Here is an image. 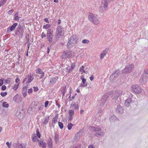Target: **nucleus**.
Returning a JSON list of instances; mask_svg holds the SVG:
<instances>
[{
  "mask_svg": "<svg viewBox=\"0 0 148 148\" xmlns=\"http://www.w3.org/2000/svg\"><path fill=\"white\" fill-rule=\"evenodd\" d=\"M20 18V17H19L18 16H15L14 18V20L16 21H18L19 20V18Z\"/></svg>",
  "mask_w": 148,
  "mask_h": 148,
  "instance_id": "nucleus-56",
  "label": "nucleus"
},
{
  "mask_svg": "<svg viewBox=\"0 0 148 148\" xmlns=\"http://www.w3.org/2000/svg\"><path fill=\"white\" fill-rule=\"evenodd\" d=\"M123 109L122 106L119 105L117 106L116 109V111L117 113L122 114L123 113Z\"/></svg>",
  "mask_w": 148,
  "mask_h": 148,
  "instance_id": "nucleus-14",
  "label": "nucleus"
},
{
  "mask_svg": "<svg viewBox=\"0 0 148 148\" xmlns=\"http://www.w3.org/2000/svg\"><path fill=\"white\" fill-rule=\"evenodd\" d=\"M132 89L136 93H139L142 91L141 87L138 85H134L132 87Z\"/></svg>",
  "mask_w": 148,
  "mask_h": 148,
  "instance_id": "nucleus-10",
  "label": "nucleus"
},
{
  "mask_svg": "<svg viewBox=\"0 0 148 148\" xmlns=\"http://www.w3.org/2000/svg\"><path fill=\"white\" fill-rule=\"evenodd\" d=\"M51 25L50 24L48 23L46 25H44L43 26V28L44 29H49L51 27Z\"/></svg>",
  "mask_w": 148,
  "mask_h": 148,
  "instance_id": "nucleus-26",
  "label": "nucleus"
},
{
  "mask_svg": "<svg viewBox=\"0 0 148 148\" xmlns=\"http://www.w3.org/2000/svg\"><path fill=\"white\" fill-rule=\"evenodd\" d=\"M38 139V138L36 136H34L32 138V140L34 142H35Z\"/></svg>",
  "mask_w": 148,
  "mask_h": 148,
  "instance_id": "nucleus-48",
  "label": "nucleus"
},
{
  "mask_svg": "<svg viewBox=\"0 0 148 148\" xmlns=\"http://www.w3.org/2000/svg\"><path fill=\"white\" fill-rule=\"evenodd\" d=\"M17 28L23 30V26L22 25L19 24Z\"/></svg>",
  "mask_w": 148,
  "mask_h": 148,
  "instance_id": "nucleus-38",
  "label": "nucleus"
},
{
  "mask_svg": "<svg viewBox=\"0 0 148 148\" xmlns=\"http://www.w3.org/2000/svg\"><path fill=\"white\" fill-rule=\"evenodd\" d=\"M36 73L42 74V75H44V73L42 71V70L39 68H37L36 70Z\"/></svg>",
  "mask_w": 148,
  "mask_h": 148,
  "instance_id": "nucleus-20",
  "label": "nucleus"
},
{
  "mask_svg": "<svg viewBox=\"0 0 148 148\" xmlns=\"http://www.w3.org/2000/svg\"><path fill=\"white\" fill-rule=\"evenodd\" d=\"M69 114L70 116H73L74 115V111L72 110H69Z\"/></svg>",
  "mask_w": 148,
  "mask_h": 148,
  "instance_id": "nucleus-32",
  "label": "nucleus"
},
{
  "mask_svg": "<svg viewBox=\"0 0 148 148\" xmlns=\"http://www.w3.org/2000/svg\"><path fill=\"white\" fill-rule=\"evenodd\" d=\"M115 91L116 93H117L119 94V96L123 93V91L121 90H120L119 91Z\"/></svg>",
  "mask_w": 148,
  "mask_h": 148,
  "instance_id": "nucleus-44",
  "label": "nucleus"
},
{
  "mask_svg": "<svg viewBox=\"0 0 148 148\" xmlns=\"http://www.w3.org/2000/svg\"><path fill=\"white\" fill-rule=\"evenodd\" d=\"M81 136V133L80 132L78 133L75 135V139L77 140L79 139Z\"/></svg>",
  "mask_w": 148,
  "mask_h": 148,
  "instance_id": "nucleus-29",
  "label": "nucleus"
},
{
  "mask_svg": "<svg viewBox=\"0 0 148 148\" xmlns=\"http://www.w3.org/2000/svg\"><path fill=\"white\" fill-rule=\"evenodd\" d=\"M110 0H104V8L105 9H106L108 7V4L110 2Z\"/></svg>",
  "mask_w": 148,
  "mask_h": 148,
  "instance_id": "nucleus-24",
  "label": "nucleus"
},
{
  "mask_svg": "<svg viewBox=\"0 0 148 148\" xmlns=\"http://www.w3.org/2000/svg\"><path fill=\"white\" fill-rule=\"evenodd\" d=\"M44 142H43V141H40L39 142V146L40 147L41 146L43 143Z\"/></svg>",
  "mask_w": 148,
  "mask_h": 148,
  "instance_id": "nucleus-59",
  "label": "nucleus"
},
{
  "mask_svg": "<svg viewBox=\"0 0 148 148\" xmlns=\"http://www.w3.org/2000/svg\"><path fill=\"white\" fill-rule=\"evenodd\" d=\"M116 78L114 76V75L112 74L110 76V79L111 82H113L115 80Z\"/></svg>",
  "mask_w": 148,
  "mask_h": 148,
  "instance_id": "nucleus-30",
  "label": "nucleus"
},
{
  "mask_svg": "<svg viewBox=\"0 0 148 148\" xmlns=\"http://www.w3.org/2000/svg\"><path fill=\"white\" fill-rule=\"evenodd\" d=\"M27 86H26L23 87L22 89V93L24 97L27 96Z\"/></svg>",
  "mask_w": 148,
  "mask_h": 148,
  "instance_id": "nucleus-18",
  "label": "nucleus"
},
{
  "mask_svg": "<svg viewBox=\"0 0 148 148\" xmlns=\"http://www.w3.org/2000/svg\"><path fill=\"white\" fill-rule=\"evenodd\" d=\"M48 121L49 120L48 119L45 118L43 123V125H47L48 123Z\"/></svg>",
  "mask_w": 148,
  "mask_h": 148,
  "instance_id": "nucleus-34",
  "label": "nucleus"
},
{
  "mask_svg": "<svg viewBox=\"0 0 148 148\" xmlns=\"http://www.w3.org/2000/svg\"><path fill=\"white\" fill-rule=\"evenodd\" d=\"M24 32L23 30L16 28L15 31V34L18 36H20V35L22 36L23 35Z\"/></svg>",
  "mask_w": 148,
  "mask_h": 148,
  "instance_id": "nucleus-15",
  "label": "nucleus"
},
{
  "mask_svg": "<svg viewBox=\"0 0 148 148\" xmlns=\"http://www.w3.org/2000/svg\"><path fill=\"white\" fill-rule=\"evenodd\" d=\"M66 69L69 72H70L73 69L72 68H71V67L70 66L66 68Z\"/></svg>",
  "mask_w": 148,
  "mask_h": 148,
  "instance_id": "nucleus-42",
  "label": "nucleus"
},
{
  "mask_svg": "<svg viewBox=\"0 0 148 148\" xmlns=\"http://www.w3.org/2000/svg\"><path fill=\"white\" fill-rule=\"evenodd\" d=\"M1 89L2 90H5L6 89V87L5 85H2L1 87Z\"/></svg>",
  "mask_w": 148,
  "mask_h": 148,
  "instance_id": "nucleus-49",
  "label": "nucleus"
},
{
  "mask_svg": "<svg viewBox=\"0 0 148 148\" xmlns=\"http://www.w3.org/2000/svg\"><path fill=\"white\" fill-rule=\"evenodd\" d=\"M58 134L57 133H55V140L57 142L58 139Z\"/></svg>",
  "mask_w": 148,
  "mask_h": 148,
  "instance_id": "nucleus-35",
  "label": "nucleus"
},
{
  "mask_svg": "<svg viewBox=\"0 0 148 148\" xmlns=\"http://www.w3.org/2000/svg\"><path fill=\"white\" fill-rule=\"evenodd\" d=\"M19 148H25V147H23L22 145L20 144L18 145Z\"/></svg>",
  "mask_w": 148,
  "mask_h": 148,
  "instance_id": "nucleus-64",
  "label": "nucleus"
},
{
  "mask_svg": "<svg viewBox=\"0 0 148 148\" xmlns=\"http://www.w3.org/2000/svg\"><path fill=\"white\" fill-rule=\"evenodd\" d=\"M44 21L47 23H49V21L48 18H45L44 19Z\"/></svg>",
  "mask_w": 148,
  "mask_h": 148,
  "instance_id": "nucleus-61",
  "label": "nucleus"
},
{
  "mask_svg": "<svg viewBox=\"0 0 148 148\" xmlns=\"http://www.w3.org/2000/svg\"><path fill=\"white\" fill-rule=\"evenodd\" d=\"M6 144L7 145L8 147L9 148H10L11 147V145L9 143V142H7Z\"/></svg>",
  "mask_w": 148,
  "mask_h": 148,
  "instance_id": "nucleus-53",
  "label": "nucleus"
},
{
  "mask_svg": "<svg viewBox=\"0 0 148 148\" xmlns=\"http://www.w3.org/2000/svg\"><path fill=\"white\" fill-rule=\"evenodd\" d=\"M88 18L90 21L95 25H97L99 23L98 18L92 14H90L88 16Z\"/></svg>",
  "mask_w": 148,
  "mask_h": 148,
  "instance_id": "nucleus-7",
  "label": "nucleus"
},
{
  "mask_svg": "<svg viewBox=\"0 0 148 148\" xmlns=\"http://www.w3.org/2000/svg\"><path fill=\"white\" fill-rule=\"evenodd\" d=\"M128 94L129 95V97L125 101V105L127 107H129L130 104L133 103L132 100L133 95L130 92H128Z\"/></svg>",
  "mask_w": 148,
  "mask_h": 148,
  "instance_id": "nucleus-8",
  "label": "nucleus"
},
{
  "mask_svg": "<svg viewBox=\"0 0 148 148\" xmlns=\"http://www.w3.org/2000/svg\"><path fill=\"white\" fill-rule=\"evenodd\" d=\"M109 98L110 96H109L108 93L104 95L99 101L100 105L102 106L104 105L105 103L109 100Z\"/></svg>",
  "mask_w": 148,
  "mask_h": 148,
  "instance_id": "nucleus-6",
  "label": "nucleus"
},
{
  "mask_svg": "<svg viewBox=\"0 0 148 148\" xmlns=\"http://www.w3.org/2000/svg\"><path fill=\"white\" fill-rule=\"evenodd\" d=\"M34 79V77L32 75L31 73H29L27 76L25 77L24 79L23 83L27 80L26 82V86H28L29 85V83L31 82Z\"/></svg>",
  "mask_w": 148,
  "mask_h": 148,
  "instance_id": "nucleus-9",
  "label": "nucleus"
},
{
  "mask_svg": "<svg viewBox=\"0 0 148 148\" xmlns=\"http://www.w3.org/2000/svg\"><path fill=\"white\" fill-rule=\"evenodd\" d=\"M116 118V116H115L113 115V116H111L110 118V121H111V120L113 119H115V118Z\"/></svg>",
  "mask_w": 148,
  "mask_h": 148,
  "instance_id": "nucleus-60",
  "label": "nucleus"
},
{
  "mask_svg": "<svg viewBox=\"0 0 148 148\" xmlns=\"http://www.w3.org/2000/svg\"><path fill=\"white\" fill-rule=\"evenodd\" d=\"M71 107H74V109L76 110L79 109L78 104H76L75 102H72L71 105Z\"/></svg>",
  "mask_w": 148,
  "mask_h": 148,
  "instance_id": "nucleus-19",
  "label": "nucleus"
},
{
  "mask_svg": "<svg viewBox=\"0 0 148 148\" xmlns=\"http://www.w3.org/2000/svg\"><path fill=\"white\" fill-rule=\"evenodd\" d=\"M43 108V105H41L38 108V109L40 110H42Z\"/></svg>",
  "mask_w": 148,
  "mask_h": 148,
  "instance_id": "nucleus-58",
  "label": "nucleus"
},
{
  "mask_svg": "<svg viewBox=\"0 0 148 148\" xmlns=\"http://www.w3.org/2000/svg\"><path fill=\"white\" fill-rule=\"evenodd\" d=\"M81 79L82 80L83 84H80L79 87H86L87 85V83H86V80L84 78L81 77Z\"/></svg>",
  "mask_w": 148,
  "mask_h": 148,
  "instance_id": "nucleus-16",
  "label": "nucleus"
},
{
  "mask_svg": "<svg viewBox=\"0 0 148 148\" xmlns=\"http://www.w3.org/2000/svg\"><path fill=\"white\" fill-rule=\"evenodd\" d=\"M79 70L80 72L83 73H85V71L84 69L83 66H82V67H80L79 68Z\"/></svg>",
  "mask_w": 148,
  "mask_h": 148,
  "instance_id": "nucleus-43",
  "label": "nucleus"
},
{
  "mask_svg": "<svg viewBox=\"0 0 148 148\" xmlns=\"http://www.w3.org/2000/svg\"><path fill=\"white\" fill-rule=\"evenodd\" d=\"M108 51V49H106L105 50H104L101 53L100 57V58L101 59H102L104 58V56H106L107 53Z\"/></svg>",
  "mask_w": 148,
  "mask_h": 148,
  "instance_id": "nucleus-17",
  "label": "nucleus"
},
{
  "mask_svg": "<svg viewBox=\"0 0 148 148\" xmlns=\"http://www.w3.org/2000/svg\"><path fill=\"white\" fill-rule=\"evenodd\" d=\"M49 101H46L45 102V107L46 108L48 106V105L49 103Z\"/></svg>",
  "mask_w": 148,
  "mask_h": 148,
  "instance_id": "nucleus-50",
  "label": "nucleus"
},
{
  "mask_svg": "<svg viewBox=\"0 0 148 148\" xmlns=\"http://www.w3.org/2000/svg\"><path fill=\"white\" fill-rule=\"evenodd\" d=\"M33 110H34L32 108H29L28 109L29 112L30 114H33Z\"/></svg>",
  "mask_w": 148,
  "mask_h": 148,
  "instance_id": "nucleus-37",
  "label": "nucleus"
},
{
  "mask_svg": "<svg viewBox=\"0 0 148 148\" xmlns=\"http://www.w3.org/2000/svg\"><path fill=\"white\" fill-rule=\"evenodd\" d=\"M48 145L50 148H51L52 147V143L51 141L48 143Z\"/></svg>",
  "mask_w": 148,
  "mask_h": 148,
  "instance_id": "nucleus-47",
  "label": "nucleus"
},
{
  "mask_svg": "<svg viewBox=\"0 0 148 148\" xmlns=\"http://www.w3.org/2000/svg\"><path fill=\"white\" fill-rule=\"evenodd\" d=\"M17 25V23H15L12 25L10 26L7 29V32L10 33L14 30Z\"/></svg>",
  "mask_w": 148,
  "mask_h": 148,
  "instance_id": "nucleus-11",
  "label": "nucleus"
},
{
  "mask_svg": "<svg viewBox=\"0 0 148 148\" xmlns=\"http://www.w3.org/2000/svg\"><path fill=\"white\" fill-rule=\"evenodd\" d=\"M53 121L54 123H56L57 122V119L56 117H54L53 118Z\"/></svg>",
  "mask_w": 148,
  "mask_h": 148,
  "instance_id": "nucleus-51",
  "label": "nucleus"
},
{
  "mask_svg": "<svg viewBox=\"0 0 148 148\" xmlns=\"http://www.w3.org/2000/svg\"><path fill=\"white\" fill-rule=\"evenodd\" d=\"M120 73V71L119 70H116L115 71L113 75H114V76L116 78L118 77Z\"/></svg>",
  "mask_w": 148,
  "mask_h": 148,
  "instance_id": "nucleus-22",
  "label": "nucleus"
},
{
  "mask_svg": "<svg viewBox=\"0 0 148 148\" xmlns=\"http://www.w3.org/2000/svg\"><path fill=\"white\" fill-rule=\"evenodd\" d=\"M74 56V53L71 50H68L64 51L61 56L62 59L72 58Z\"/></svg>",
  "mask_w": 148,
  "mask_h": 148,
  "instance_id": "nucleus-4",
  "label": "nucleus"
},
{
  "mask_svg": "<svg viewBox=\"0 0 148 148\" xmlns=\"http://www.w3.org/2000/svg\"><path fill=\"white\" fill-rule=\"evenodd\" d=\"M2 105L3 107L6 108H8L9 105V104L5 101H4Z\"/></svg>",
  "mask_w": 148,
  "mask_h": 148,
  "instance_id": "nucleus-28",
  "label": "nucleus"
},
{
  "mask_svg": "<svg viewBox=\"0 0 148 148\" xmlns=\"http://www.w3.org/2000/svg\"><path fill=\"white\" fill-rule=\"evenodd\" d=\"M108 93L109 94V96L110 95H111L112 93L113 94L111 97L113 99H116L119 97V94L117 93H116L115 91H114V92L113 91H111Z\"/></svg>",
  "mask_w": 148,
  "mask_h": 148,
  "instance_id": "nucleus-12",
  "label": "nucleus"
},
{
  "mask_svg": "<svg viewBox=\"0 0 148 148\" xmlns=\"http://www.w3.org/2000/svg\"><path fill=\"white\" fill-rule=\"evenodd\" d=\"M36 132L37 136L39 138H40V133L39 130L38 128L36 129Z\"/></svg>",
  "mask_w": 148,
  "mask_h": 148,
  "instance_id": "nucleus-33",
  "label": "nucleus"
},
{
  "mask_svg": "<svg viewBox=\"0 0 148 148\" xmlns=\"http://www.w3.org/2000/svg\"><path fill=\"white\" fill-rule=\"evenodd\" d=\"M41 38H43L44 37H46V35L45 34L44 32H43L41 34Z\"/></svg>",
  "mask_w": 148,
  "mask_h": 148,
  "instance_id": "nucleus-46",
  "label": "nucleus"
},
{
  "mask_svg": "<svg viewBox=\"0 0 148 148\" xmlns=\"http://www.w3.org/2000/svg\"><path fill=\"white\" fill-rule=\"evenodd\" d=\"M58 125L60 128L61 129H62L63 127V125L62 123L61 122H59L58 123Z\"/></svg>",
  "mask_w": 148,
  "mask_h": 148,
  "instance_id": "nucleus-36",
  "label": "nucleus"
},
{
  "mask_svg": "<svg viewBox=\"0 0 148 148\" xmlns=\"http://www.w3.org/2000/svg\"><path fill=\"white\" fill-rule=\"evenodd\" d=\"M71 67V68H72L73 69H74L75 67V64L74 63H73Z\"/></svg>",
  "mask_w": 148,
  "mask_h": 148,
  "instance_id": "nucleus-63",
  "label": "nucleus"
},
{
  "mask_svg": "<svg viewBox=\"0 0 148 148\" xmlns=\"http://www.w3.org/2000/svg\"><path fill=\"white\" fill-rule=\"evenodd\" d=\"M77 42V39L76 35H73L69 40L67 43V47L68 48H70L75 45Z\"/></svg>",
  "mask_w": 148,
  "mask_h": 148,
  "instance_id": "nucleus-1",
  "label": "nucleus"
},
{
  "mask_svg": "<svg viewBox=\"0 0 148 148\" xmlns=\"http://www.w3.org/2000/svg\"><path fill=\"white\" fill-rule=\"evenodd\" d=\"M73 125L71 123H68L67 125V127L68 130H71Z\"/></svg>",
  "mask_w": 148,
  "mask_h": 148,
  "instance_id": "nucleus-31",
  "label": "nucleus"
},
{
  "mask_svg": "<svg viewBox=\"0 0 148 148\" xmlns=\"http://www.w3.org/2000/svg\"><path fill=\"white\" fill-rule=\"evenodd\" d=\"M147 76L146 74L143 73L141 76V77L139 80V81L141 83L145 82L147 80Z\"/></svg>",
  "mask_w": 148,
  "mask_h": 148,
  "instance_id": "nucleus-13",
  "label": "nucleus"
},
{
  "mask_svg": "<svg viewBox=\"0 0 148 148\" xmlns=\"http://www.w3.org/2000/svg\"><path fill=\"white\" fill-rule=\"evenodd\" d=\"M0 94L2 97H4L7 95V92H1Z\"/></svg>",
  "mask_w": 148,
  "mask_h": 148,
  "instance_id": "nucleus-39",
  "label": "nucleus"
},
{
  "mask_svg": "<svg viewBox=\"0 0 148 148\" xmlns=\"http://www.w3.org/2000/svg\"><path fill=\"white\" fill-rule=\"evenodd\" d=\"M134 68V65L133 64H131L126 66L125 68L122 71L123 74H128L131 72Z\"/></svg>",
  "mask_w": 148,
  "mask_h": 148,
  "instance_id": "nucleus-5",
  "label": "nucleus"
},
{
  "mask_svg": "<svg viewBox=\"0 0 148 148\" xmlns=\"http://www.w3.org/2000/svg\"><path fill=\"white\" fill-rule=\"evenodd\" d=\"M90 41L88 40L84 39L82 40V42L84 43L88 44Z\"/></svg>",
  "mask_w": 148,
  "mask_h": 148,
  "instance_id": "nucleus-40",
  "label": "nucleus"
},
{
  "mask_svg": "<svg viewBox=\"0 0 148 148\" xmlns=\"http://www.w3.org/2000/svg\"><path fill=\"white\" fill-rule=\"evenodd\" d=\"M34 90L35 92H36L38 90V87L34 86L33 87Z\"/></svg>",
  "mask_w": 148,
  "mask_h": 148,
  "instance_id": "nucleus-52",
  "label": "nucleus"
},
{
  "mask_svg": "<svg viewBox=\"0 0 148 148\" xmlns=\"http://www.w3.org/2000/svg\"><path fill=\"white\" fill-rule=\"evenodd\" d=\"M91 129L92 131L96 132L94 135L96 137H98L100 136H103L104 135L105 132L100 128L92 127Z\"/></svg>",
  "mask_w": 148,
  "mask_h": 148,
  "instance_id": "nucleus-3",
  "label": "nucleus"
},
{
  "mask_svg": "<svg viewBox=\"0 0 148 148\" xmlns=\"http://www.w3.org/2000/svg\"><path fill=\"white\" fill-rule=\"evenodd\" d=\"M56 78H51L50 79V82H49L50 85H52L55 83L56 81Z\"/></svg>",
  "mask_w": 148,
  "mask_h": 148,
  "instance_id": "nucleus-23",
  "label": "nucleus"
},
{
  "mask_svg": "<svg viewBox=\"0 0 148 148\" xmlns=\"http://www.w3.org/2000/svg\"><path fill=\"white\" fill-rule=\"evenodd\" d=\"M64 34V28L60 25L58 26L56 31V39L60 38L62 36H63Z\"/></svg>",
  "mask_w": 148,
  "mask_h": 148,
  "instance_id": "nucleus-2",
  "label": "nucleus"
},
{
  "mask_svg": "<svg viewBox=\"0 0 148 148\" xmlns=\"http://www.w3.org/2000/svg\"><path fill=\"white\" fill-rule=\"evenodd\" d=\"M13 9H11L10 10H9L8 12V14H12V13L13 12Z\"/></svg>",
  "mask_w": 148,
  "mask_h": 148,
  "instance_id": "nucleus-62",
  "label": "nucleus"
},
{
  "mask_svg": "<svg viewBox=\"0 0 148 148\" xmlns=\"http://www.w3.org/2000/svg\"><path fill=\"white\" fill-rule=\"evenodd\" d=\"M19 83L18 84H15L12 86V88L14 90H16L18 88Z\"/></svg>",
  "mask_w": 148,
  "mask_h": 148,
  "instance_id": "nucleus-27",
  "label": "nucleus"
},
{
  "mask_svg": "<svg viewBox=\"0 0 148 148\" xmlns=\"http://www.w3.org/2000/svg\"><path fill=\"white\" fill-rule=\"evenodd\" d=\"M40 147H46V144L44 142V143L41 145Z\"/></svg>",
  "mask_w": 148,
  "mask_h": 148,
  "instance_id": "nucleus-57",
  "label": "nucleus"
},
{
  "mask_svg": "<svg viewBox=\"0 0 148 148\" xmlns=\"http://www.w3.org/2000/svg\"><path fill=\"white\" fill-rule=\"evenodd\" d=\"M53 32L51 29H48L47 30V35L53 34Z\"/></svg>",
  "mask_w": 148,
  "mask_h": 148,
  "instance_id": "nucleus-25",
  "label": "nucleus"
},
{
  "mask_svg": "<svg viewBox=\"0 0 148 148\" xmlns=\"http://www.w3.org/2000/svg\"><path fill=\"white\" fill-rule=\"evenodd\" d=\"M88 148H95V146L93 145H90L88 147Z\"/></svg>",
  "mask_w": 148,
  "mask_h": 148,
  "instance_id": "nucleus-55",
  "label": "nucleus"
},
{
  "mask_svg": "<svg viewBox=\"0 0 148 148\" xmlns=\"http://www.w3.org/2000/svg\"><path fill=\"white\" fill-rule=\"evenodd\" d=\"M6 2L5 1L2 0L0 2V7L3 5Z\"/></svg>",
  "mask_w": 148,
  "mask_h": 148,
  "instance_id": "nucleus-41",
  "label": "nucleus"
},
{
  "mask_svg": "<svg viewBox=\"0 0 148 148\" xmlns=\"http://www.w3.org/2000/svg\"><path fill=\"white\" fill-rule=\"evenodd\" d=\"M48 41L50 43H51L52 41L53 34L47 35Z\"/></svg>",
  "mask_w": 148,
  "mask_h": 148,
  "instance_id": "nucleus-21",
  "label": "nucleus"
},
{
  "mask_svg": "<svg viewBox=\"0 0 148 148\" xmlns=\"http://www.w3.org/2000/svg\"><path fill=\"white\" fill-rule=\"evenodd\" d=\"M4 79H0V86H2L3 84V80Z\"/></svg>",
  "mask_w": 148,
  "mask_h": 148,
  "instance_id": "nucleus-45",
  "label": "nucleus"
},
{
  "mask_svg": "<svg viewBox=\"0 0 148 148\" xmlns=\"http://www.w3.org/2000/svg\"><path fill=\"white\" fill-rule=\"evenodd\" d=\"M32 88H31L29 89H28L27 92L28 93L30 94L32 93Z\"/></svg>",
  "mask_w": 148,
  "mask_h": 148,
  "instance_id": "nucleus-54",
  "label": "nucleus"
}]
</instances>
